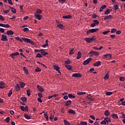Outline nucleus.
Returning a JSON list of instances; mask_svg holds the SVG:
<instances>
[{
	"mask_svg": "<svg viewBox=\"0 0 125 125\" xmlns=\"http://www.w3.org/2000/svg\"><path fill=\"white\" fill-rule=\"evenodd\" d=\"M84 40L87 43H90V42H94L96 39L94 37H92L91 38H86L84 39Z\"/></svg>",
	"mask_w": 125,
	"mask_h": 125,
	"instance_id": "f257e3e1",
	"label": "nucleus"
},
{
	"mask_svg": "<svg viewBox=\"0 0 125 125\" xmlns=\"http://www.w3.org/2000/svg\"><path fill=\"white\" fill-rule=\"evenodd\" d=\"M97 31H98V28H94V29H89L86 32V34L87 35H89V34H92L93 33H95V32H97Z\"/></svg>",
	"mask_w": 125,
	"mask_h": 125,
	"instance_id": "f03ea898",
	"label": "nucleus"
},
{
	"mask_svg": "<svg viewBox=\"0 0 125 125\" xmlns=\"http://www.w3.org/2000/svg\"><path fill=\"white\" fill-rule=\"evenodd\" d=\"M22 40L24 41L25 42H28L29 43H31V44H34V42L30 39L28 38H22Z\"/></svg>",
	"mask_w": 125,
	"mask_h": 125,
	"instance_id": "7ed1b4c3",
	"label": "nucleus"
},
{
	"mask_svg": "<svg viewBox=\"0 0 125 125\" xmlns=\"http://www.w3.org/2000/svg\"><path fill=\"white\" fill-rule=\"evenodd\" d=\"M1 41H2V42H7V41H8V39H7V36L5 35H2Z\"/></svg>",
	"mask_w": 125,
	"mask_h": 125,
	"instance_id": "20e7f679",
	"label": "nucleus"
},
{
	"mask_svg": "<svg viewBox=\"0 0 125 125\" xmlns=\"http://www.w3.org/2000/svg\"><path fill=\"white\" fill-rule=\"evenodd\" d=\"M91 60H92V59L91 58H88L87 60H85L83 62V65H87V64H88L89 63V62L90 61H91Z\"/></svg>",
	"mask_w": 125,
	"mask_h": 125,
	"instance_id": "39448f33",
	"label": "nucleus"
},
{
	"mask_svg": "<svg viewBox=\"0 0 125 125\" xmlns=\"http://www.w3.org/2000/svg\"><path fill=\"white\" fill-rule=\"evenodd\" d=\"M112 19H113V16L111 15L107 16L104 18V20L105 21H106V20H107V21H108V20H111Z\"/></svg>",
	"mask_w": 125,
	"mask_h": 125,
	"instance_id": "423d86ee",
	"label": "nucleus"
},
{
	"mask_svg": "<svg viewBox=\"0 0 125 125\" xmlns=\"http://www.w3.org/2000/svg\"><path fill=\"white\" fill-rule=\"evenodd\" d=\"M72 77H73L74 78H82V76L80 73H74L72 75Z\"/></svg>",
	"mask_w": 125,
	"mask_h": 125,
	"instance_id": "0eeeda50",
	"label": "nucleus"
},
{
	"mask_svg": "<svg viewBox=\"0 0 125 125\" xmlns=\"http://www.w3.org/2000/svg\"><path fill=\"white\" fill-rule=\"evenodd\" d=\"M54 69L56 70L58 73L61 74V72L60 71V67H59L58 65H54Z\"/></svg>",
	"mask_w": 125,
	"mask_h": 125,
	"instance_id": "6e6552de",
	"label": "nucleus"
},
{
	"mask_svg": "<svg viewBox=\"0 0 125 125\" xmlns=\"http://www.w3.org/2000/svg\"><path fill=\"white\" fill-rule=\"evenodd\" d=\"M34 16H35V17H36V18H37V19H38V20H41L42 18V16L38 14H35Z\"/></svg>",
	"mask_w": 125,
	"mask_h": 125,
	"instance_id": "1a4fd4ad",
	"label": "nucleus"
},
{
	"mask_svg": "<svg viewBox=\"0 0 125 125\" xmlns=\"http://www.w3.org/2000/svg\"><path fill=\"white\" fill-rule=\"evenodd\" d=\"M37 87L40 92H43V91H44V89H43L40 85H37Z\"/></svg>",
	"mask_w": 125,
	"mask_h": 125,
	"instance_id": "9d476101",
	"label": "nucleus"
},
{
	"mask_svg": "<svg viewBox=\"0 0 125 125\" xmlns=\"http://www.w3.org/2000/svg\"><path fill=\"white\" fill-rule=\"evenodd\" d=\"M90 53L92 54V55H95V56H99V52L97 51H91L90 52Z\"/></svg>",
	"mask_w": 125,
	"mask_h": 125,
	"instance_id": "9b49d317",
	"label": "nucleus"
},
{
	"mask_svg": "<svg viewBox=\"0 0 125 125\" xmlns=\"http://www.w3.org/2000/svg\"><path fill=\"white\" fill-rule=\"evenodd\" d=\"M111 118L114 119V120H117L119 119V116H118V114H113L111 115Z\"/></svg>",
	"mask_w": 125,
	"mask_h": 125,
	"instance_id": "f8f14e48",
	"label": "nucleus"
},
{
	"mask_svg": "<svg viewBox=\"0 0 125 125\" xmlns=\"http://www.w3.org/2000/svg\"><path fill=\"white\" fill-rule=\"evenodd\" d=\"M86 98L87 99H88V100H90V101H93L94 100V98H93L90 95H88L86 96Z\"/></svg>",
	"mask_w": 125,
	"mask_h": 125,
	"instance_id": "ddd939ff",
	"label": "nucleus"
},
{
	"mask_svg": "<svg viewBox=\"0 0 125 125\" xmlns=\"http://www.w3.org/2000/svg\"><path fill=\"white\" fill-rule=\"evenodd\" d=\"M81 58H82V53H81V52L79 51L78 52L77 57L76 58V59H77V60H79V59H81Z\"/></svg>",
	"mask_w": 125,
	"mask_h": 125,
	"instance_id": "4468645a",
	"label": "nucleus"
},
{
	"mask_svg": "<svg viewBox=\"0 0 125 125\" xmlns=\"http://www.w3.org/2000/svg\"><path fill=\"white\" fill-rule=\"evenodd\" d=\"M41 53L43 56H45V55H47V54H48V53H47V52L44 51V49H42Z\"/></svg>",
	"mask_w": 125,
	"mask_h": 125,
	"instance_id": "2eb2a0df",
	"label": "nucleus"
},
{
	"mask_svg": "<svg viewBox=\"0 0 125 125\" xmlns=\"http://www.w3.org/2000/svg\"><path fill=\"white\" fill-rule=\"evenodd\" d=\"M0 27H3V28H9V25L4 24L3 23H0Z\"/></svg>",
	"mask_w": 125,
	"mask_h": 125,
	"instance_id": "dca6fc26",
	"label": "nucleus"
},
{
	"mask_svg": "<svg viewBox=\"0 0 125 125\" xmlns=\"http://www.w3.org/2000/svg\"><path fill=\"white\" fill-rule=\"evenodd\" d=\"M106 7H107V6L106 5H104L102 7H101L99 10L100 12H102V11H103V10L105 9Z\"/></svg>",
	"mask_w": 125,
	"mask_h": 125,
	"instance_id": "f3484780",
	"label": "nucleus"
},
{
	"mask_svg": "<svg viewBox=\"0 0 125 125\" xmlns=\"http://www.w3.org/2000/svg\"><path fill=\"white\" fill-rule=\"evenodd\" d=\"M100 65H101V62L99 61L94 64L95 67H98V66H100Z\"/></svg>",
	"mask_w": 125,
	"mask_h": 125,
	"instance_id": "a211bd4d",
	"label": "nucleus"
},
{
	"mask_svg": "<svg viewBox=\"0 0 125 125\" xmlns=\"http://www.w3.org/2000/svg\"><path fill=\"white\" fill-rule=\"evenodd\" d=\"M17 55H19V53H18V52H16V53H14L11 54V55H10V57H11V58H14V56H17Z\"/></svg>",
	"mask_w": 125,
	"mask_h": 125,
	"instance_id": "6ab92c4d",
	"label": "nucleus"
},
{
	"mask_svg": "<svg viewBox=\"0 0 125 125\" xmlns=\"http://www.w3.org/2000/svg\"><path fill=\"white\" fill-rule=\"evenodd\" d=\"M21 28H23V31L24 32H28V31H29V28H28V27H27V25H23L21 26Z\"/></svg>",
	"mask_w": 125,
	"mask_h": 125,
	"instance_id": "aec40b11",
	"label": "nucleus"
},
{
	"mask_svg": "<svg viewBox=\"0 0 125 125\" xmlns=\"http://www.w3.org/2000/svg\"><path fill=\"white\" fill-rule=\"evenodd\" d=\"M103 56H104V58H107V57H109V58H112V54H106Z\"/></svg>",
	"mask_w": 125,
	"mask_h": 125,
	"instance_id": "412c9836",
	"label": "nucleus"
},
{
	"mask_svg": "<svg viewBox=\"0 0 125 125\" xmlns=\"http://www.w3.org/2000/svg\"><path fill=\"white\" fill-rule=\"evenodd\" d=\"M63 19H71L72 18V16L71 15H67V16H64L62 17Z\"/></svg>",
	"mask_w": 125,
	"mask_h": 125,
	"instance_id": "4be33fe9",
	"label": "nucleus"
},
{
	"mask_svg": "<svg viewBox=\"0 0 125 125\" xmlns=\"http://www.w3.org/2000/svg\"><path fill=\"white\" fill-rule=\"evenodd\" d=\"M15 90L16 91H18L20 89V85H19V83H17L16 86H15Z\"/></svg>",
	"mask_w": 125,
	"mask_h": 125,
	"instance_id": "5701e85b",
	"label": "nucleus"
},
{
	"mask_svg": "<svg viewBox=\"0 0 125 125\" xmlns=\"http://www.w3.org/2000/svg\"><path fill=\"white\" fill-rule=\"evenodd\" d=\"M65 67L68 70H72V66L71 65L69 64H65Z\"/></svg>",
	"mask_w": 125,
	"mask_h": 125,
	"instance_id": "b1692460",
	"label": "nucleus"
},
{
	"mask_svg": "<svg viewBox=\"0 0 125 125\" xmlns=\"http://www.w3.org/2000/svg\"><path fill=\"white\" fill-rule=\"evenodd\" d=\"M6 34L7 35H8V36H10V35H13V34H14V32L12 30H8L7 31Z\"/></svg>",
	"mask_w": 125,
	"mask_h": 125,
	"instance_id": "393cba45",
	"label": "nucleus"
},
{
	"mask_svg": "<svg viewBox=\"0 0 125 125\" xmlns=\"http://www.w3.org/2000/svg\"><path fill=\"white\" fill-rule=\"evenodd\" d=\"M23 70L24 71L26 75H29V71H28V69L26 68V67H23Z\"/></svg>",
	"mask_w": 125,
	"mask_h": 125,
	"instance_id": "a878e982",
	"label": "nucleus"
},
{
	"mask_svg": "<svg viewBox=\"0 0 125 125\" xmlns=\"http://www.w3.org/2000/svg\"><path fill=\"white\" fill-rule=\"evenodd\" d=\"M4 87H5V84L4 83L1 82L0 83V88H4Z\"/></svg>",
	"mask_w": 125,
	"mask_h": 125,
	"instance_id": "bb28decb",
	"label": "nucleus"
},
{
	"mask_svg": "<svg viewBox=\"0 0 125 125\" xmlns=\"http://www.w3.org/2000/svg\"><path fill=\"white\" fill-rule=\"evenodd\" d=\"M109 115H110V112H109L108 110H105L104 112V116L108 117Z\"/></svg>",
	"mask_w": 125,
	"mask_h": 125,
	"instance_id": "cd10ccee",
	"label": "nucleus"
},
{
	"mask_svg": "<svg viewBox=\"0 0 125 125\" xmlns=\"http://www.w3.org/2000/svg\"><path fill=\"white\" fill-rule=\"evenodd\" d=\"M68 113L69 114H76V111H75V110H73V109H70L68 110Z\"/></svg>",
	"mask_w": 125,
	"mask_h": 125,
	"instance_id": "c85d7f7f",
	"label": "nucleus"
},
{
	"mask_svg": "<svg viewBox=\"0 0 125 125\" xmlns=\"http://www.w3.org/2000/svg\"><path fill=\"white\" fill-rule=\"evenodd\" d=\"M43 114H44V117H45L46 120L47 121H49V117H48V115H47V114L44 113V112H43Z\"/></svg>",
	"mask_w": 125,
	"mask_h": 125,
	"instance_id": "c756f323",
	"label": "nucleus"
},
{
	"mask_svg": "<svg viewBox=\"0 0 125 125\" xmlns=\"http://www.w3.org/2000/svg\"><path fill=\"white\" fill-rule=\"evenodd\" d=\"M111 12L110 11V9L106 10L104 12V15H108V14H110V13Z\"/></svg>",
	"mask_w": 125,
	"mask_h": 125,
	"instance_id": "7c9ffc66",
	"label": "nucleus"
},
{
	"mask_svg": "<svg viewBox=\"0 0 125 125\" xmlns=\"http://www.w3.org/2000/svg\"><path fill=\"white\" fill-rule=\"evenodd\" d=\"M71 104H72V101L69 100L65 103V106H69V105H71Z\"/></svg>",
	"mask_w": 125,
	"mask_h": 125,
	"instance_id": "2f4dec72",
	"label": "nucleus"
},
{
	"mask_svg": "<svg viewBox=\"0 0 125 125\" xmlns=\"http://www.w3.org/2000/svg\"><path fill=\"white\" fill-rule=\"evenodd\" d=\"M113 94V92L107 91L105 93V95H107V96H110V95H112Z\"/></svg>",
	"mask_w": 125,
	"mask_h": 125,
	"instance_id": "473e14b6",
	"label": "nucleus"
},
{
	"mask_svg": "<svg viewBox=\"0 0 125 125\" xmlns=\"http://www.w3.org/2000/svg\"><path fill=\"white\" fill-rule=\"evenodd\" d=\"M36 13H38V14H42V11L40 9H38L36 11Z\"/></svg>",
	"mask_w": 125,
	"mask_h": 125,
	"instance_id": "72a5a7b5",
	"label": "nucleus"
},
{
	"mask_svg": "<svg viewBox=\"0 0 125 125\" xmlns=\"http://www.w3.org/2000/svg\"><path fill=\"white\" fill-rule=\"evenodd\" d=\"M85 92H78L77 94H78V95H83L85 94Z\"/></svg>",
	"mask_w": 125,
	"mask_h": 125,
	"instance_id": "f704fd0d",
	"label": "nucleus"
},
{
	"mask_svg": "<svg viewBox=\"0 0 125 125\" xmlns=\"http://www.w3.org/2000/svg\"><path fill=\"white\" fill-rule=\"evenodd\" d=\"M36 58H42V55L40 53H38L36 56Z\"/></svg>",
	"mask_w": 125,
	"mask_h": 125,
	"instance_id": "c9c22d12",
	"label": "nucleus"
},
{
	"mask_svg": "<svg viewBox=\"0 0 125 125\" xmlns=\"http://www.w3.org/2000/svg\"><path fill=\"white\" fill-rule=\"evenodd\" d=\"M24 118H25L27 120H31V117L30 116L27 115V114H24Z\"/></svg>",
	"mask_w": 125,
	"mask_h": 125,
	"instance_id": "e433bc0d",
	"label": "nucleus"
},
{
	"mask_svg": "<svg viewBox=\"0 0 125 125\" xmlns=\"http://www.w3.org/2000/svg\"><path fill=\"white\" fill-rule=\"evenodd\" d=\"M68 97L69 98H76V96H74L73 94H68Z\"/></svg>",
	"mask_w": 125,
	"mask_h": 125,
	"instance_id": "4c0bfd02",
	"label": "nucleus"
},
{
	"mask_svg": "<svg viewBox=\"0 0 125 125\" xmlns=\"http://www.w3.org/2000/svg\"><path fill=\"white\" fill-rule=\"evenodd\" d=\"M104 120L106 123H109V122H111V120H110V119H109L108 117L104 118Z\"/></svg>",
	"mask_w": 125,
	"mask_h": 125,
	"instance_id": "58836bf2",
	"label": "nucleus"
},
{
	"mask_svg": "<svg viewBox=\"0 0 125 125\" xmlns=\"http://www.w3.org/2000/svg\"><path fill=\"white\" fill-rule=\"evenodd\" d=\"M5 122H6V123H9L10 122V117H8L5 119Z\"/></svg>",
	"mask_w": 125,
	"mask_h": 125,
	"instance_id": "ea45409f",
	"label": "nucleus"
},
{
	"mask_svg": "<svg viewBox=\"0 0 125 125\" xmlns=\"http://www.w3.org/2000/svg\"><path fill=\"white\" fill-rule=\"evenodd\" d=\"M21 101H23V102H26L27 101V98L26 97H21Z\"/></svg>",
	"mask_w": 125,
	"mask_h": 125,
	"instance_id": "a19ab883",
	"label": "nucleus"
},
{
	"mask_svg": "<svg viewBox=\"0 0 125 125\" xmlns=\"http://www.w3.org/2000/svg\"><path fill=\"white\" fill-rule=\"evenodd\" d=\"M104 79L105 80H108L109 79V74L106 73L104 76Z\"/></svg>",
	"mask_w": 125,
	"mask_h": 125,
	"instance_id": "79ce46f5",
	"label": "nucleus"
},
{
	"mask_svg": "<svg viewBox=\"0 0 125 125\" xmlns=\"http://www.w3.org/2000/svg\"><path fill=\"white\" fill-rule=\"evenodd\" d=\"M16 40L17 41H19V42H23V40H22V39H21L20 38L18 37H16Z\"/></svg>",
	"mask_w": 125,
	"mask_h": 125,
	"instance_id": "37998d69",
	"label": "nucleus"
},
{
	"mask_svg": "<svg viewBox=\"0 0 125 125\" xmlns=\"http://www.w3.org/2000/svg\"><path fill=\"white\" fill-rule=\"evenodd\" d=\"M74 48H72V49L70 50L69 51V54L70 55H72V54H74Z\"/></svg>",
	"mask_w": 125,
	"mask_h": 125,
	"instance_id": "c03bdc74",
	"label": "nucleus"
},
{
	"mask_svg": "<svg viewBox=\"0 0 125 125\" xmlns=\"http://www.w3.org/2000/svg\"><path fill=\"white\" fill-rule=\"evenodd\" d=\"M93 23H94L96 24V25H98L99 24V22L98 21L96 20L93 21Z\"/></svg>",
	"mask_w": 125,
	"mask_h": 125,
	"instance_id": "a18cd8bd",
	"label": "nucleus"
},
{
	"mask_svg": "<svg viewBox=\"0 0 125 125\" xmlns=\"http://www.w3.org/2000/svg\"><path fill=\"white\" fill-rule=\"evenodd\" d=\"M81 125H87V122H81Z\"/></svg>",
	"mask_w": 125,
	"mask_h": 125,
	"instance_id": "49530a36",
	"label": "nucleus"
},
{
	"mask_svg": "<svg viewBox=\"0 0 125 125\" xmlns=\"http://www.w3.org/2000/svg\"><path fill=\"white\" fill-rule=\"evenodd\" d=\"M116 32H117V29H116V28L111 29V33H116Z\"/></svg>",
	"mask_w": 125,
	"mask_h": 125,
	"instance_id": "de8ad7c7",
	"label": "nucleus"
},
{
	"mask_svg": "<svg viewBox=\"0 0 125 125\" xmlns=\"http://www.w3.org/2000/svg\"><path fill=\"white\" fill-rule=\"evenodd\" d=\"M114 8L115 10H118L119 9V6L118 5H114Z\"/></svg>",
	"mask_w": 125,
	"mask_h": 125,
	"instance_id": "09e8293b",
	"label": "nucleus"
},
{
	"mask_svg": "<svg viewBox=\"0 0 125 125\" xmlns=\"http://www.w3.org/2000/svg\"><path fill=\"white\" fill-rule=\"evenodd\" d=\"M64 123L65 125H71V124L66 120H64Z\"/></svg>",
	"mask_w": 125,
	"mask_h": 125,
	"instance_id": "8fccbe9b",
	"label": "nucleus"
},
{
	"mask_svg": "<svg viewBox=\"0 0 125 125\" xmlns=\"http://www.w3.org/2000/svg\"><path fill=\"white\" fill-rule=\"evenodd\" d=\"M57 27H58V28H59V29H63V28L62 24H58V25H57Z\"/></svg>",
	"mask_w": 125,
	"mask_h": 125,
	"instance_id": "3c124183",
	"label": "nucleus"
},
{
	"mask_svg": "<svg viewBox=\"0 0 125 125\" xmlns=\"http://www.w3.org/2000/svg\"><path fill=\"white\" fill-rule=\"evenodd\" d=\"M12 13H16V10L14 8H11Z\"/></svg>",
	"mask_w": 125,
	"mask_h": 125,
	"instance_id": "603ef678",
	"label": "nucleus"
},
{
	"mask_svg": "<svg viewBox=\"0 0 125 125\" xmlns=\"http://www.w3.org/2000/svg\"><path fill=\"white\" fill-rule=\"evenodd\" d=\"M41 71H42V69L39 67H37L36 69H35V72H41Z\"/></svg>",
	"mask_w": 125,
	"mask_h": 125,
	"instance_id": "864d4df0",
	"label": "nucleus"
},
{
	"mask_svg": "<svg viewBox=\"0 0 125 125\" xmlns=\"http://www.w3.org/2000/svg\"><path fill=\"white\" fill-rule=\"evenodd\" d=\"M97 17V15H96V14H93L92 15V18H93V19H95V18H96Z\"/></svg>",
	"mask_w": 125,
	"mask_h": 125,
	"instance_id": "5fc2aeb1",
	"label": "nucleus"
},
{
	"mask_svg": "<svg viewBox=\"0 0 125 125\" xmlns=\"http://www.w3.org/2000/svg\"><path fill=\"white\" fill-rule=\"evenodd\" d=\"M20 85H21V87L23 88L25 86V84L24 83H20Z\"/></svg>",
	"mask_w": 125,
	"mask_h": 125,
	"instance_id": "6e6d98bb",
	"label": "nucleus"
},
{
	"mask_svg": "<svg viewBox=\"0 0 125 125\" xmlns=\"http://www.w3.org/2000/svg\"><path fill=\"white\" fill-rule=\"evenodd\" d=\"M108 33H110V30H107L106 31H104L103 32V35H107Z\"/></svg>",
	"mask_w": 125,
	"mask_h": 125,
	"instance_id": "4d7b16f0",
	"label": "nucleus"
},
{
	"mask_svg": "<svg viewBox=\"0 0 125 125\" xmlns=\"http://www.w3.org/2000/svg\"><path fill=\"white\" fill-rule=\"evenodd\" d=\"M12 95V90H10V91H9V92L8 93V96L9 97H10V96H11Z\"/></svg>",
	"mask_w": 125,
	"mask_h": 125,
	"instance_id": "13d9d810",
	"label": "nucleus"
},
{
	"mask_svg": "<svg viewBox=\"0 0 125 125\" xmlns=\"http://www.w3.org/2000/svg\"><path fill=\"white\" fill-rule=\"evenodd\" d=\"M37 100L39 102H40V103H42V99H41V98H38L37 99Z\"/></svg>",
	"mask_w": 125,
	"mask_h": 125,
	"instance_id": "bf43d9fd",
	"label": "nucleus"
},
{
	"mask_svg": "<svg viewBox=\"0 0 125 125\" xmlns=\"http://www.w3.org/2000/svg\"><path fill=\"white\" fill-rule=\"evenodd\" d=\"M23 5H21L20 6V9H21V12H24V11H23Z\"/></svg>",
	"mask_w": 125,
	"mask_h": 125,
	"instance_id": "052dcab7",
	"label": "nucleus"
},
{
	"mask_svg": "<svg viewBox=\"0 0 125 125\" xmlns=\"http://www.w3.org/2000/svg\"><path fill=\"white\" fill-rule=\"evenodd\" d=\"M8 3H9V4H11V5H13V3L12 2V0H8Z\"/></svg>",
	"mask_w": 125,
	"mask_h": 125,
	"instance_id": "680f3d73",
	"label": "nucleus"
},
{
	"mask_svg": "<svg viewBox=\"0 0 125 125\" xmlns=\"http://www.w3.org/2000/svg\"><path fill=\"white\" fill-rule=\"evenodd\" d=\"M0 20L1 21H4V18L0 15Z\"/></svg>",
	"mask_w": 125,
	"mask_h": 125,
	"instance_id": "e2e57ef3",
	"label": "nucleus"
},
{
	"mask_svg": "<svg viewBox=\"0 0 125 125\" xmlns=\"http://www.w3.org/2000/svg\"><path fill=\"white\" fill-rule=\"evenodd\" d=\"M106 123L104 120L101 122V125H106Z\"/></svg>",
	"mask_w": 125,
	"mask_h": 125,
	"instance_id": "0e129e2a",
	"label": "nucleus"
},
{
	"mask_svg": "<svg viewBox=\"0 0 125 125\" xmlns=\"http://www.w3.org/2000/svg\"><path fill=\"white\" fill-rule=\"evenodd\" d=\"M38 96H39V97H40V98H42L43 95L42 93H39Z\"/></svg>",
	"mask_w": 125,
	"mask_h": 125,
	"instance_id": "69168bd1",
	"label": "nucleus"
},
{
	"mask_svg": "<svg viewBox=\"0 0 125 125\" xmlns=\"http://www.w3.org/2000/svg\"><path fill=\"white\" fill-rule=\"evenodd\" d=\"M120 81H121V82H125V77H121L120 78Z\"/></svg>",
	"mask_w": 125,
	"mask_h": 125,
	"instance_id": "338daca9",
	"label": "nucleus"
},
{
	"mask_svg": "<svg viewBox=\"0 0 125 125\" xmlns=\"http://www.w3.org/2000/svg\"><path fill=\"white\" fill-rule=\"evenodd\" d=\"M26 93L27 94L28 96H30V90H26Z\"/></svg>",
	"mask_w": 125,
	"mask_h": 125,
	"instance_id": "774afa93",
	"label": "nucleus"
}]
</instances>
